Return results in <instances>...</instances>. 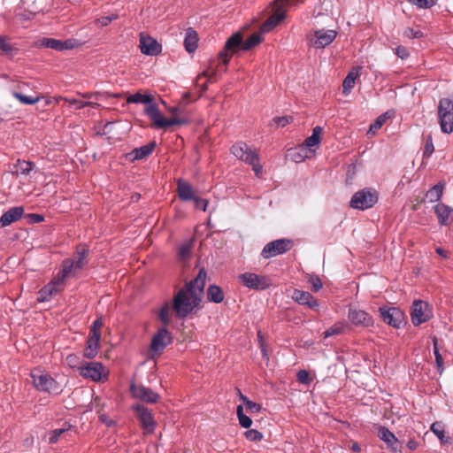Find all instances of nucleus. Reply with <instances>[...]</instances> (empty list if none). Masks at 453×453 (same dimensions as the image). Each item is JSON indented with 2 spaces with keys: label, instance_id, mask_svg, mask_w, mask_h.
<instances>
[{
  "label": "nucleus",
  "instance_id": "obj_60",
  "mask_svg": "<svg viewBox=\"0 0 453 453\" xmlns=\"http://www.w3.org/2000/svg\"><path fill=\"white\" fill-rule=\"evenodd\" d=\"M99 420L108 427L115 426L116 422L105 413H99Z\"/></svg>",
  "mask_w": 453,
  "mask_h": 453
},
{
  "label": "nucleus",
  "instance_id": "obj_35",
  "mask_svg": "<svg viewBox=\"0 0 453 453\" xmlns=\"http://www.w3.org/2000/svg\"><path fill=\"white\" fill-rule=\"evenodd\" d=\"M65 102L70 105H74L75 109L81 110L85 107L99 108L101 104L96 101H83L75 98H65Z\"/></svg>",
  "mask_w": 453,
  "mask_h": 453
},
{
  "label": "nucleus",
  "instance_id": "obj_6",
  "mask_svg": "<svg viewBox=\"0 0 453 453\" xmlns=\"http://www.w3.org/2000/svg\"><path fill=\"white\" fill-rule=\"evenodd\" d=\"M378 201V192L366 188L356 192L351 200L350 206L358 210H366L372 207Z\"/></svg>",
  "mask_w": 453,
  "mask_h": 453
},
{
  "label": "nucleus",
  "instance_id": "obj_56",
  "mask_svg": "<svg viewBox=\"0 0 453 453\" xmlns=\"http://www.w3.org/2000/svg\"><path fill=\"white\" fill-rule=\"evenodd\" d=\"M434 150V147L432 138L428 137L426 142L425 149L423 151L424 157H429L433 154Z\"/></svg>",
  "mask_w": 453,
  "mask_h": 453
},
{
  "label": "nucleus",
  "instance_id": "obj_45",
  "mask_svg": "<svg viewBox=\"0 0 453 453\" xmlns=\"http://www.w3.org/2000/svg\"><path fill=\"white\" fill-rule=\"evenodd\" d=\"M261 42V36L258 34L251 35L246 41H242V50H249Z\"/></svg>",
  "mask_w": 453,
  "mask_h": 453
},
{
  "label": "nucleus",
  "instance_id": "obj_7",
  "mask_svg": "<svg viewBox=\"0 0 453 453\" xmlns=\"http://www.w3.org/2000/svg\"><path fill=\"white\" fill-rule=\"evenodd\" d=\"M80 375L84 379L98 382L107 379L108 373L100 362H85L77 367Z\"/></svg>",
  "mask_w": 453,
  "mask_h": 453
},
{
  "label": "nucleus",
  "instance_id": "obj_8",
  "mask_svg": "<svg viewBox=\"0 0 453 453\" xmlns=\"http://www.w3.org/2000/svg\"><path fill=\"white\" fill-rule=\"evenodd\" d=\"M145 113L147 116L152 120L153 125L157 128H166L173 125H182L186 123L183 119L180 118H165L162 113L159 111L157 106L156 104L148 105L145 108Z\"/></svg>",
  "mask_w": 453,
  "mask_h": 453
},
{
  "label": "nucleus",
  "instance_id": "obj_14",
  "mask_svg": "<svg viewBox=\"0 0 453 453\" xmlns=\"http://www.w3.org/2000/svg\"><path fill=\"white\" fill-rule=\"evenodd\" d=\"M411 321L415 326L426 322L432 316L429 304L421 300H415L411 306Z\"/></svg>",
  "mask_w": 453,
  "mask_h": 453
},
{
  "label": "nucleus",
  "instance_id": "obj_16",
  "mask_svg": "<svg viewBox=\"0 0 453 453\" xmlns=\"http://www.w3.org/2000/svg\"><path fill=\"white\" fill-rule=\"evenodd\" d=\"M63 288L64 284L60 283L57 278H54L39 290L36 299L39 303L50 301L53 296L61 292Z\"/></svg>",
  "mask_w": 453,
  "mask_h": 453
},
{
  "label": "nucleus",
  "instance_id": "obj_30",
  "mask_svg": "<svg viewBox=\"0 0 453 453\" xmlns=\"http://www.w3.org/2000/svg\"><path fill=\"white\" fill-rule=\"evenodd\" d=\"M76 272L74 267V262L72 259H65L62 263V269L55 277L58 279L60 283H65V280L67 277L71 276Z\"/></svg>",
  "mask_w": 453,
  "mask_h": 453
},
{
  "label": "nucleus",
  "instance_id": "obj_34",
  "mask_svg": "<svg viewBox=\"0 0 453 453\" xmlns=\"http://www.w3.org/2000/svg\"><path fill=\"white\" fill-rule=\"evenodd\" d=\"M207 298L210 302L219 303L224 299V294L219 287L211 285L207 289Z\"/></svg>",
  "mask_w": 453,
  "mask_h": 453
},
{
  "label": "nucleus",
  "instance_id": "obj_25",
  "mask_svg": "<svg viewBox=\"0 0 453 453\" xmlns=\"http://www.w3.org/2000/svg\"><path fill=\"white\" fill-rule=\"evenodd\" d=\"M24 213L22 206H16L9 209L0 218V224L2 226H7L13 222L18 221Z\"/></svg>",
  "mask_w": 453,
  "mask_h": 453
},
{
  "label": "nucleus",
  "instance_id": "obj_19",
  "mask_svg": "<svg viewBox=\"0 0 453 453\" xmlns=\"http://www.w3.org/2000/svg\"><path fill=\"white\" fill-rule=\"evenodd\" d=\"M133 410L136 412L141 426L146 433H152L155 429V421L151 412L142 404H135Z\"/></svg>",
  "mask_w": 453,
  "mask_h": 453
},
{
  "label": "nucleus",
  "instance_id": "obj_23",
  "mask_svg": "<svg viewBox=\"0 0 453 453\" xmlns=\"http://www.w3.org/2000/svg\"><path fill=\"white\" fill-rule=\"evenodd\" d=\"M315 155V150L306 148L303 143L295 149L288 150V156L296 163L303 162Z\"/></svg>",
  "mask_w": 453,
  "mask_h": 453
},
{
  "label": "nucleus",
  "instance_id": "obj_24",
  "mask_svg": "<svg viewBox=\"0 0 453 453\" xmlns=\"http://www.w3.org/2000/svg\"><path fill=\"white\" fill-rule=\"evenodd\" d=\"M434 211L441 225L449 226L453 222V209L449 205L438 203Z\"/></svg>",
  "mask_w": 453,
  "mask_h": 453
},
{
  "label": "nucleus",
  "instance_id": "obj_26",
  "mask_svg": "<svg viewBox=\"0 0 453 453\" xmlns=\"http://www.w3.org/2000/svg\"><path fill=\"white\" fill-rule=\"evenodd\" d=\"M292 298L299 304L307 305L311 309L319 306L318 301L309 292L303 290L295 289Z\"/></svg>",
  "mask_w": 453,
  "mask_h": 453
},
{
  "label": "nucleus",
  "instance_id": "obj_49",
  "mask_svg": "<svg viewBox=\"0 0 453 453\" xmlns=\"http://www.w3.org/2000/svg\"><path fill=\"white\" fill-rule=\"evenodd\" d=\"M432 432L439 438V440L442 442H447L448 438L446 437L445 431L442 426L439 423H434L431 426Z\"/></svg>",
  "mask_w": 453,
  "mask_h": 453
},
{
  "label": "nucleus",
  "instance_id": "obj_29",
  "mask_svg": "<svg viewBox=\"0 0 453 453\" xmlns=\"http://www.w3.org/2000/svg\"><path fill=\"white\" fill-rule=\"evenodd\" d=\"M156 142L152 141L142 147L135 148L130 153L134 160H141L149 157L156 148Z\"/></svg>",
  "mask_w": 453,
  "mask_h": 453
},
{
  "label": "nucleus",
  "instance_id": "obj_52",
  "mask_svg": "<svg viewBox=\"0 0 453 453\" xmlns=\"http://www.w3.org/2000/svg\"><path fill=\"white\" fill-rule=\"evenodd\" d=\"M308 282L315 292H318L322 288V281L317 275H309Z\"/></svg>",
  "mask_w": 453,
  "mask_h": 453
},
{
  "label": "nucleus",
  "instance_id": "obj_5",
  "mask_svg": "<svg viewBox=\"0 0 453 453\" xmlns=\"http://www.w3.org/2000/svg\"><path fill=\"white\" fill-rule=\"evenodd\" d=\"M33 384L37 390L48 392L50 394H58L60 392L58 383L48 373L35 369L31 372Z\"/></svg>",
  "mask_w": 453,
  "mask_h": 453
},
{
  "label": "nucleus",
  "instance_id": "obj_21",
  "mask_svg": "<svg viewBox=\"0 0 453 453\" xmlns=\"http://www.w3.org/2000/svg\"><path fill=\"white\" fill-rule=\"evenodd\" d=\"M219 72V66L211 62L207 69L197 76L196 85L201 87L202 91L206 90L208 82H215L218 80Z\"/></svg>",
  "mask_w": 453,
  "mask_h": 453
},
{
  "label": "nucleus",
  "instance_id": "obj_1",
  "mask_svg": "<svg viewBox=\"0 0 453 453\" xmlns=\"http://www.w3.org/2000/svg\"><path fill=\"white\" fill-rule=\"evenodd\" d=\"M206 272L201 269L197 276L189 281L173 297L172 309L180 319L186 318L199 308L203 298Z\"/></svg>",
  "mask_w": 453,
  "mask_h": 453
},
{
  "label": "nucleus",
  "instance_id": "obj_2",
  "mask_svg": "<svg viewBox=\"0 0 453 453\" xmlns=\"http://www.w3.org/2000/svg\"><path fill=\"white\" fill-rule=\"evenodd\" d=\"M232 154L238 159L252 165L257 177L262 173V165L258 162V157L245 142H240L231 148Z\"/></svg>",
  "mask_w": 453,
  "mask_h": 453
},
{
  "label": "nucleus",
  "instance_id": "obj_46",
  "mask_svg": "<svg viewBox=\"0 0 453 453\" xmlns=\"http://www.w3.org/2000/svg\"><path fill=\"white\" fill-rule=\"evenodd\" d=\"M388 119V113L380 115L373 123L371 124L368 134H374L385 123Z\"/></svg>",
  "mask_w": 453,
  "mask_h": 453
},
{
  "label": "nucleus",
  "instance_id": "obj_62",
  "mask_svg": "<svg viewBox=\"0 0 453 453\" xmlns=\"http://www.w3.org/2000/svg\"><path fill=\"white\" fill-rule=\"evenodd\" d=\"M240 425L244 428H249L252 425V420L245 414H242L241 417L238 418Z\"/></svg>",
  "mask_w": 453,
  "mask_h": 453
},
{
  "label": "nucleus",
  "instance_id": "obj_27",
  "mask_svg": "<svg viewBox=\"0 0 453 453\" xmlns=\"http://www.w3.org/2000/svg\"><path fill=\"white\" fill-rule=\"evenodd\" d=\"M41 45L61 51L73 48V42L72 40L61 41L54 38H43L41 40Z\"/></svg>",
  "mask_w": 453,
  "mask_h": 453
},
{
  "label": "nucleus",
  "instance_id": "obj_59",
  "mask_svg": "<svg viewBox=\"0 0 453 453\" xmlns=\"http://www.w3.org/2000/svg\"><path fill=\"white\" fill-rule=\"evenodd\" d=\"M118 18L117 15L104 16L96 19V24L101 27L108 26L112 20Z\"/></svg>",
  "mask_w": 453,
  "mask_h": 453
},
{
  "label": "nucleus",
  "instance_id": "obj_41",
  "mask_svg": "<svg viewBox=\"0 0 453 453\" xmlns=\"http://www.w3.org/2000/svg\"><path fill=\"white\" fill-rule=\"evenodd\" d=\"M15 49L6 36L0 35V55H12Z\"/></svg>",
  "mask_w": 453,
  "mask_h": 453
},
{
  "label": "nucleus",
  "instance_id": "obj_61",
  "mask_svg": "<svg viewBox=\"0 0 453 453\" xmlns=\"http://www.w3.org/2000/svg\"><path fill=\"white\" fill-rule=\"evenodd\" d=\"M191 252V244L186 243L180 246L179 250V256L180 258L185 259L187 258Z\"/></svg>",
  "mask_w": 453,
  "mask_h": 453
},
{
  "label": "nucleus",
  "instance_id": "obj_40",
  "mask_svg": "<svg viewBox=\"0 0 453 453\" xmlns=\"http://www.w3.org/2000/svg\"><path fill=\"white\" fill-rule=\"evenodd\" d=\"M346 326L347 324L342 321L335 323L323 333L324 338L326 339L334 335L341 334L344 331Z\"/></svg>",
  "mask_w": 453,
  "mask_h": 453
},
{
  "label": "nucleus",
  "instance_id": "obj_31",
  "mask_svg": "<svg viewBox=\"0 0 453 453\" xmlns=\"http://www.w3.org/2000/svg\"><path fill=\"white\" fill-rule=\"evenodd\" d=\"M177 185L178 195L181 200L191 201L194 198V196H196L194 195L193 188L188 182L184 181L182 180H179Z\"/></svg>",
  "mask_w": 453,
  "mask_h": 453
},
{
  "label": "nucleus",
  "instance_id": "obj_36",
  "mask_svg": "<svg viewBox=\"0 0 453 453\" xmlns=\"http://www.w3.org/2000/svg\"><path fill=\"white\" fill-rule=\"evenodd\" d=\"M152 101H153V97L151 95H150V94L144 95L140 92H137L134 95H130L127 98V102L128 104H146L150 105L151 104L150 103Z\"/></svg>",
  "mask_w": 453,
  "mask_h": 453
},
{
  "label": "nucleus",
  "instance_id": "obj_58",
  "mask_svg": "<svg viewBox=\"0 0 453 453\" xmlns=\"http://www.w3.org/2000/svg\"><path fill=\"white\" fill-rule=\"evenodd\" d=\"M192 201H194L196 208L200 209V210H202L203 211H206L207 206H208V201L207 200L200 198V197H197V196H194Z\"/></svg>",
  "mask_w": 453,
  "mask_h": 453
},
{
  "label": "nucleus",
  "instance_id": "obj_50",
  "mask_svg": "<svg viewBox=\"0 0 453 453\" xmlns=\"http://www.w3.org/2000/svg\"><path fill=\"white\" fill-rule=\"evenodd\" d=\"M247 440L250 441H259L263 439V434L257 430L250 429L244 433Z\"/></svg>",
  "mask_w": 453,
  "mask_h": 453
},
{
  "label": "nucleus",
  "instance_id": "obj_22",
  "mask_svg": "<svg viewBox=\"0 0 453 453\" xmlns=\"http://www.w3.org/2000/svg\"><path fill=\"white\" fill-rule=\"evenodd\" d=\"M379 438L383 441L388 449L392 451H402V445L395 435L387 427L380 426L378 430Z\"/></svg>",
  "mask_w": 453,
  "mask_h": 453
},
{
  "label": "nucleus",
  "instance_id": "obj_10",
  "mask_svg": "<svg viewBox=\"0 0 453 453\" xmlns=\"http://www.w3.org/2000/svg\"><path fill=\"white\" fill-rule=\"evenodd\" d=\"M172 342V336L165 328H160L153 335L150 347L151 357L161 354L164 349Z\"/></svg>",
  "mask_w": 453,
  "mask_h": 453
},
{
  "label": "nucleus",
  "instance_id": "obj_32",
  "mask_svg": "<svg viewBox=\"0 0 453 453\" xmlns=\"http://www.w3.org/2000/svg\"><path fill=\"white\" fill-rule=\"evenodd\" d=\"M198 37L196 32L189 27L186 30L184 45L189 53L194 52L197 47Z\"/></svg>",
  "mask_w": 453,
  "mask_h": 453
},
{
  "label": "nucleus",
  "instance_id": "obj_55",
  "mask_svg": "<svg viewBox=\"0 0 453 453\" xmlns=\"http://www.w3.org/2000/svg\"><path fill=\"white\" fill-rule=\"evenodd\" d=\"M77 95L84 99H87V101H90V99H95L96 101H98L103 96V94L100 92H77Z\"/></svg>",
  "mask_w": 453,
  "mask_h": 453
},
{
  "label": "nucleus",
  "instance_id": "obj_37",
  "mask_svg": "<svg viewBox=\"0 0 453 453\" xmlns=\"http://www.w3.org/2000/svg\"><path fill=\"white\" fill-rule=\"evenodd\" d=\"M70 427V425L65 424L63 427L49 432L46 434L49 443H56L62 435L65 434L69 431Z\"/></svg>",
  "mask_w": 453,
  "mask_h": 453
},
{
  "label": "nucleus",
  "instance_id": "obj_9",
  "mask_svg": "<svg viewBox=\"0 0 453 453\" xmlns=\"http://www.w3.org/2000/svg\"><path fill=\"white\" fill-rule=\"evenodd\" d=\"M337 32L334 29H317L309 35V43L315 49H323L333 42Z\"/></svg>",
  "mask_w": 453,
  "mask_h": 453
},
{
  "label": "nucleus",
  "instance_id": "obj_47",
  "mask_svg": "<svg viewBox=\"0 0 453 453\" xmlns=\"http://www.w3.org/2000/svg\"><path fill=\"white\" fill-rule=\"evenodd\" d=\"M240 399L243 402L246 406L247 411L251 413H257L261 410V406L255 402H252L248 399L245 395L240 393Z\"/></svg>",
  "mask_w": 453,
  "mask_h": 453
},
{
  "label": "nucleus",
  "instance_id": "obj_44",
  "mask_svg": "<svg viewBox=\"0 0 453 453\" xmlns=\"http://www.w3.org/2000/svg\"><path fill=\"white\" fill-rule=\"evenodd\" d=\"M88 250L85 248H81L77 251V258L73 260L75 270H81L86 264V257Z\"/></svg>",
  "mask_w": 453,
  "mask_h": 453
},
{
  "label": "nucleus",
  "instance_id": "obj_4",
  "mask_svg": "<svg viewBox=\"0 0 453 453\" xmlns=\"http://www.w3.org/2000/svg\"><path fill=\"white\" fill-rule=\"evenodd\" d=\"M438 120L441 131L444 134L453 132V102L449 98H442L438 103Z\"/></svg>",
  "mask_w": 453,
  "mask_h": 453
},
{
  "label": "nucleus",
  "instance_id": "obj_48",
  "mask_svg": "<svg viewBox=\"0 0 453 453\" xmlns=\"http://www.w3.org/2000/svg\"><path fill=\"white\" fill-rule=\"evenodd\" d=\"M17 167H18L17 172L19 173L23 174V175H27L33 170L34 164L29 161L19 160Z\"/></svg>",
  "mask_w": 453,
  "mask_h": 453
},
{
  "label": "nucleus",
  "instance_id": "obj_20",
  "mask_svg": "<svg viewBox=\"0 0 453 453\" xmlns=\"http://www.w3.org/2000/svg\"><path fill=\"white\" fill-rule=\"evenodd\" d=\"M130 390L134 397L146 402L148 403H155L159 400V395L154 392L151 388H146L142 385H131Z\"/></svg>",
  "mask_w": 453,
  "mask_h": 453
},
{
  "label": "nucleus",
  "instance_id": "obj_51",
  "mask_svg": "<svg viewBox=\"0 0 453 453\" xmlns=\"http://www.w3.org/2000/svg\"><path fill=\"white\" fill-rule=\"evenodd\" d=\"M411 4L413 5H416L418 8L421 9H427L431 8L435 4L434 0H408Z\"/></svg>",
  "mask_w": 453,
  "mask_h": 453
},
{
  "label": "nucleus",
  "instance_id": "obj_18",
  "mask_svg": "<svg viewBox=\"0 0 453 453\" xmlns=\"http://www.w3.org/2000/svg\"><path fill=\"white\" fill-rule=\"evenodd\" d=\"M348 318L353 325L357 326L369 327L373 326L372 317L363 310L349 307Z\"/></svg>",
  "mask_w": 453,
  "mask_h": 453
},
{
  "label": "nucleus",
  "instance_id": "obj_15",
  "mask_svg": "<svg viewBox=\"0 0 453 453\" xmlns=\"http://www.w3.org/2000/svg\"><path fill=\"white\" fill-rule=\"evenodd\" d=\"M379 311L381 319L388 325L395 328H399L402 326L404 316L400 309L395 307H381Z\"/></svg>",
  "mask_w": 453,
  "mask_h": 453
},
{
  "label": "nucleus",
  "instance_id": "obj_53",
  "mask_svg": "<svg viewBox=\"0 0 453 453\" xmlns=\"http://www.w3.org/2000/svg\"><path fill=\"white\" fill-rule=\"evenodd\" d=\"M292 118L291 117H288V116H283V117H275L272 119V123L271 125H275L277 127H285L287 126L290 121H291Z\"/></svg>",
  "mask_w": 453,
  "mask_h": 453
},
{
  "label": "nucleus",
  "instance_id": "obj_54",
  "mask_svg": "<svg viewBox=\"0 0 453 453\" xmlns=\"http://www.w3.org/2000/svg\"><path fill=\"white\" fill-rule=\"evenodd\" d=\"M104 326V322L101 319H97L96 320H95L93 322V325L91 326V328H90V332H89V334L90 335H95L96 334H98L99 337H101V328L103 327Z\"/></svg>",
  "mask_w": 453,
  "mask_h": 453
},
{
  "label": "nucleus",
  "instance_id": "obj_64",
  "mask_svg": "<svg viewBox=\"0 0 453 453\" xmlns=\"http://www.w3.org/2000/svg\"><path fill=\"white\" fill-rule=\"evenodd\" d=\"M29 223H40L43 221V216L37 213H30L27 215Z\"/></svg>",
  "mask_w": 453,
  "mask_h": 453
},
{
  "label": "nucleus",
  "instance_id": "obj_33",
  "mask_svg": "<svg viewBox=\"0 0 453 453\" xmlns=\"http://www.w3.org/2000/svg\"><path fill=\"white\" fill-rule=\"evenodd\" d=\"M323 132V128L319 126L315 127L312 129V134L311 136L307 137L303 144L306 148L313 149L314 147H317L320 143V135Z\"/></svg>",
  "mask_w": 453,
  "mask_h": 453
},
{
  "label": "nucleus",
  "instance_id": "obj_57",
  "mask_svg": "<svg viewBox=\"0 0 453 453\" xmlns=\"http://www.w3.org/2000/svg\"><path fill=\"white\" fill-rule=\"evenodd\" d=\"M297 380L303 384H309L311 381L310 374L305 370H301L296 374Z\"/></svg>",
  "mask_w": 453,
  "mask_h": 453
},
{
  "label": "nucleus",
  "instance_id": "obj_17",
  "mask_svg": "<svg viewBox=\"0 0 453 453\" xmlns=\"http://www.w3.org/2000/svg\"><path fill=\"white\" fill-rule=\"evenodd\" d=\"M139 48L141 52L147 56H157L162 50V46L158 42L150 35L143 33L140 34Z\"/></svg>",
  "mask_w": 453,
  "mask_h": 453
},
{
  "label": "nucleus",
  "instance_id": "obj_42",
  "mask_svg": "<svg viewBox=\"0 0 453 453\" xmlns=\"http://www.w3.org/2000/svg\"><path fill=\"white\" fill-rule=\"evenodd\" d=\"M170 311L171 306L168 303H165L159 311L158 317L165 326L171 321Z\"/></svg>",
  "mask_w": 453,
  "mask_h": 453
},
{
  "label": "nucleus",
  "instance_id": "obj_63",
  "mask_svg": "<svg viewBox=\"0 0 453 453\" xmlns=\"http://www.w3.org/2000/svg\"><path fill=\"white\" fill-rule=\"evenodd\" d=\"M398 58L404 59L409 56V50L404 46H398L395 50Z\"/></svg>",
  "mask_w": 453,
  "mask_h": 453
},
{
  "label": "nucleus",
  "instance_id": "obj_11",
  "mask_svg": "<svg viewBox=\"0 0 453 453\" xmlns=\"http://www.w3.org/2000/svg\"><path fill=\"white\" fill-rule=\"evenodd\" d=\"M239 281L248 288L250 289H266L270 287V280L262 275L253 273H244L238 276Z\"/></svg>",
  "mask_w": 453,
  "mask_h": 453
},
{
  "label": "nucleus",
  "instance_id": "obj_13",
  "mask_svg": "<svg viewBox=\"0 0 453 453\" xmlns=\"http://www.w3.org/2000/svg\"><path fill=\"white\" fill-rule=\"evenodd\" d=\"M291 246L292 243L290 240L278 239L267 243L262 250L261 256L268 259L288 251Z\"/></svg>",
  "mask_w": 453,
  "mask_h": 453
},
{
  "label": "nucleus",
  "instance_id": "obj_3",
  "mask_svg": "<svg viewBox=\"0 0 453 453\" xmlns=\"http://www.w3.org/2000/svg\"><path fill=\"white\" fill-rule=\"evenodd\" d=\"M301 0H275L273 13L263 23L261 31L267 33L280 23L285 18V5H296Z\"/></svg>",
  "mask_w": 453,
  "mask_h": 453
},
{
  "label": "nucleus",
  "instance_id": "obj_38",
  "mask_svg": "<svg viewBox=\"0 0 453 453\" xmlns=\"http://www.w3.org/2000/svg\"><path fill=\"white\" fill-rule=\"evenodd\" d=\"M358 73L350 72L349 74L345 77L343 83H342V94L347 96L350 93L351 89L354 88L356 79L357 77Z\"/></svg>",
  "mask_w": 453,
  "mask_h": 453
},
{
  "label": "nucleus",
  "instance_id": "obj_43",
  "mask_svg": "<svg viewBox=\"0 0 453 453\" xmlns=\"http://www.w3.org/2000/svg\"><path fill=\"white\" fill-rule=\"evenodd\" d=\"M12 96L16 99H18L21 104H27V105L35 104L38 103L41 99L40 96H35V97L27 96L22 95L21 93H19V92H13Z\"/></svg>",
  "mask_w": 453,
  "mask_h": 453
},
{
  "label": "nucleus",
  "instance_id": "obj_12",
  "mask_svg": "<svg viewBox=\"0 0 453 453\" xmlns=\"http://www.w3.org/2000/svg\"><path fill=\"white\" fill-rule=\"evenodd\" d=\"M240 48L242 50V38L240 33H235L226 40L224 50L219 52V61L226 66L232 55Z\"/></svg>",
  "mask_w": 453,
  "mask_h": 453
},
{
  "label": "nucleus",
  "instance_id": "obj_39",
  "mask_svg": "<svg viewBox=\"0 0 453 453\" xmlns=\"http://www.w3.org/2000/svg\"><path fill=\"white\" fill-rule=\"evenodd\" d=\"M443 193V186L441 183L434 185L426 193V198L429 202L434 203L441 199Z\"/></svg>",
  "mask_w": 453,
  "mask_h": 453
},
{
  "label": "nucleus",
  "instance_id": "obj_28",
  "mask_svg": "<svg viewBox=\"0 0 453 453\" xmlns=\"http://www.w3.org/2000/svg\"><path fill=\"white\" fill-rule=\"evenodd\" d=\"M101 337L98 334L90 335L87 341L86 348L84 349V357L92 359L98 353L99 342Z\"/></svg>",
  "mask_w": 453,
  "mask_h": 453
}]
</instances>
